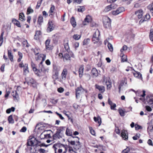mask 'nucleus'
Instances as JSON below:
<instances>
[{"instance_id":"09e8293b","label":"nucleus","mask_w":153,"mask_h":153,"mask_svg":"<svg viewBox=\"0 0 153 153\" xmlns=\"http://www.w3.org/2000/svg\"><path fill=\"white\" fill-rule=\"evenodd\" d=\"M33 12V10L30 7H29L27 10V14H29L31 13H32Z\"/></svg>"},{"instance_id":"bf43d9fd","label":"nucleus","mask_w":153,"mask_h":153,"mask_svg":"<svg viewBox=\"0 0 153 153\" xmlns=\"http://www.w3.org/2000/svg\"><path fill=\"white\" fill-rule=\"evenodd\" d=\"M130 151V149L129 148H127L126 149L123 150L122 153H128Z\"/></svg>"},{"instance_id":"8fccbe9b","label":"nucleus","mask_w":153,"mask_h":153,"mask_svg":"<svg viewBox=\"0 0 153 153\" xmlns=\"http://www.w3.org/2000/svg\"><path fill=\"white\" fill-rule=\"evenodd\" d=\"M25 16L24 13H21L19 14V19L22 21L24 20Z\"/></svg>"},{"instance_id":"4be33fe9","label":"nucleus","mask_w":153,"mask_h":153,"mask_svg":"<svg viewBox=\"0 0 153 153\" xmlns=\"http://www.w3.org/2000/svg\"><path fill=\"white\" fill-rule=\"evenodd\" d=\"M84 71V67L83 66H81L79 68V77H82Z\"/></svg>"},{"instance_id":"69168bd1","label":"nucleus","mask_w":153,"mask_h":153,"mask_svg":"<svg viewBox=\"0 0 153 153\" xmlns=\"http://www.w3.org/2000/svg\"><path fill=\"white\" fill-rule=\"evenodd\" d=\"M111 7V10L114 9L116 8L117 7V5L114 4H111L110 5Z\"/></svg>"},{"instance_id":"a878e982","label":"nucleus","mask_w":153,"mask_h":153,"mask_svg":"<svg viewBox=\"0 0 153 153\" xmlns=\"http://www.w3.org/2000/svg\"><path fill=\"white\" fill-rule=\"evenodd\" d=\"M71 24L74 27H75L76 26V23L74 18L72 17L70 19Z\"/></svg>"},{"instance_id":"4468645a","label":"nucleus","mask_w":153,"mask_h":153,"mask_svg":"<svg viewBox=\"0 0 153 153\" xmlns=\"http://www.w3.org/2000/svg\"><path fill=\"white\" fill-rule=\"evenodd\" d=\"M62 134L56 132L55 134L53 135V138L55 140H58L62 138Z\"/></svg>"},{"instance_id":"9b49d317","label":"nucleus","mask_w":153,"mask_h":153,"mask_svg":"<svg viewBox=\"0 0 153 153\" xmlns=\"http://www.w3.org/2000/svg\"><path fill=\"white\" fill-rule=\"evenodd\" d=\"M54 28L53 25L51 21H49L48 23V26L47 29V31L50 32L53 30Z\"/></svg>"},{"instance_id":"5fc2aeb1","label":"nucleus","mask_w":153,"mask_h":153,"mask_svg":"<svg viewBox=\"0 0 153 153\" xmlns=\"http://www.w3.org/2000/svg\"><path fill=\"white\" fill-rule=\"evenodd\" d=\"M81 37L80 36L77 35V34H74L73 36V38L75 40H79Z\"/></svg>"},{"instance_id":"6e6d98bb","label":"nucleus","mask_w":153,"mask_h":153,"mask_svg":"<svg viewBox=\"0 0 153 153\" xmlns=\"http://www.w3.org/2000/svg\"><path fill=\"white\" fill-rule=\"evenodd\" d=\"M18 55L19 56V58L18 59V62H19L21 61L22 57V54L20 52H18Z\"/></svg>"},{"instance_id":"f03ea898","label":"nucleus","mask_w":153,"mask_h":153,"mask_svg":"<svg viewBox=\"0 0 153 153\" xmlns=\"http://www.w3.org/2000/svg\"><path fill=\"white\" fill-rule=\"evenodd\" d=\"M103 22L104 27L107 28H110L111 26V21L110 19L107 16H105L103 18Z\"/></svg>"},{"instance_id":"864d4df0","label":"nucleus","mask_w":153,"mask_h":153,"mask_svg":"<svg viewBox=\"0 0 153 153\" xmlns=\"http://www.w3.org/2000/svg\"><path fill=\"white\" fill-rule=\"evenodd\" d=\"M22 44L23 46H26L27 47H28L29 46V45L26 40H25L23 41Z\"/></svg>"},{"instance_id":"39448f33","label":"nucleus","mask_w":153,"mask_h":153,"mask_svg":"<svg viewBox=\"0 0 153 153\" xmlns=\"http://www.w3.org/2000/svg\"><path fill=\"white\" fill-rule=\"evenodd\" d=\"M41 57H42V60L41 62L40 63L39 66L41 67V71L42 72H43L44 74H45L46 72H48V69H45L44 67L42 65V62L44 61L46 58V56L45 55L42 54L40 55Z\"/></svg>"},{"instance_id":"7ed1b4c3","label":"nucleus","mask_w":153,"mask_h":153,"mask_svg":"<svg viewBox=\"0 0 153 153\" xmlns=\"http://www.w3.org/2000/svg\"><path fill=\"white\" fill-rule=\"evenodd\" d=\"M72 138L75 139L74 140L70 141L69 140H68V142L71 145L76 146V148H75V147L74 146V148H75V149H79L80 145V143L79 141V138L77 137H72Z\"/></svg>"},{"instance_id":"774afa93","label":"nucleus","mask_w":153,"mask_h":153,"mask_svg":"<svg viewBox=\"0 0 153 153\" xmlns=\"http://www.w3.org/2000/svg\"><path fill=\"white\" fill-rule=\"evenodd\" d=\"M67 52L68 53V54L70 56V57H74V55L73 53V52L72 51H70V50H69V51H67Z\"/></svg>"},{"instance_id":"ddd939ff","label":"nucleus","mask_w":153,"mask_h":153,"mask_svg":"<svg viewBox=\"0 0 153 153\" xmlns=\"http://www.w3.org/2000/svg\"><path fill=\"white\" fill-rule=\"evenodd\" d=\"M68 74V71L66 68L64 69L61 74V76L62 80H65Z\"/></svg>"},{"instance_id":"423d86ee","label":"nucleus","mask_w":153,"mask_h":153,"mask_svg":"<svg viewBox=\"0 0 153 153\" xmlns=\"http://www.w3.org/2000/svg\"><path fill=\"white\" fill-rule=\"evenodd\" d=\"M125 83V84H127L126 79L125 78L121 80L119 85L118 88L119 93H120L121 89H123Z\"/></svg>"},{"instance_id":"f704fd0d","label":"nucleus","mask_w":153,"mask_h":153,"mask_svg":"<svg viewBox=\"0 0 153 153\" xmlns=\"http://www.w3.org/2000/svg\"><path fill=\"white\" fill-rule=\"evenodd\" d=\"M66 134L67 136H72V132L71 130H70L68 128H67L66 131Z\"/></svg>"},{"instance_id":"f257e3e1","label":"nucleus","mask_w":153,"mask_h":153,"mask_svg":"<svg viewBox=\"0 0 153 153\" xmlns=\"http://www.w3.org/2000/svg\"><path fill=\"white\" fill-rule=\"evenodd\" d=\"M53 148L55 153H66L67 152L66 146L62 144H56L53 146Z\"/></svg>"},{"instance_id":"aec40b11","label":"nucleus","mask_w":153,"mask_h":153,"mask_svg":"<svg viewBox=\"0 0 153 153\" xmlns=\"http://www.w3.org/2000/svg\"><path fill=\"white\" fill-rule=\"evenodd\" d=\"M29 72L28 70V65L27 64H25L24 68V74L25 75H26Z\"/></svg>"},{"instance_id":"dca6fc26","label":"nucleus","mask_w":153,"mask_h":153,"mask_svg":"<svg viewBox=\"0 0 153 153\" xmlns=\"http://www.w3.org/2000/svg\"><path fill=\"white\" fill-rule=\"evenodd\" d=\"M96 88L98 89L101 92L103 93L105 91V88L103 86H100L97 84H96L95 85Z\"/></svg>"},{"instance_id":"4c0bfd02","label":"nucleus","mask_w":153,"mask_h":153,"mask_svg":"<svg viewBox=\"0 0 153 153\" xmlns=\"http://www.w3.org/2000/svg\"><path fill=\"white\" fill-rule=\"evenodd\" d=\"M65 127H60L59 128L57 129L56 132H57L59 133L62 134L61 132L65 130Z\"/></svg>"},{"instance_id":"c03bdc74","label":"nucleus","mask_w":153,"mask_h":153,"mask_svg":"<svg viewBox=\"0 0 153 153\" xmlns=\"http://www.w3.org/2000/svg\"><path fill=\"white\" fill-rule=\"evenodd\" d=\"M15 110V108L14 107H12L11 108H9L7 109L6 110V112L7 113H10L11 111H14Z\"/></svg>"},{"instance_id":"cd10ccee","label":"nucleus","mask_w":153,"mask_h":153,"mask_svg":"<svg viewBox=\"0 0 153 153\" xmlns=\"http://www.w3.org/2000/svg\"><path fill=\"white\" fill-rule=\"evenodd\" d=\"M134 74L135 77L142 79V75L140 72H136Z\"/></svg>"},{"instance_id":"72a5a7b5","label":"nucleus","mask_w":153,"mask_h":153,"mask_svg":"<svg viewBox=\"0 0 153 153\" xmlns=\"http://www.w3.org/2000/svg\"><path fill=\"white\" fill-rule=\"evenodd\" d=\"M43 22V18L42 16L40 15L38 17V24L41 25Z\"/></svg>"},{"instance_id":"20e7f679","label":"nucleus","mask_w":153,"mask_h":153,"mask_svg":"<svg viewBox=\"0 0 153 153\" xmlns=\"http://www.w3.org/2000/svg\"><path fill=\"white\" fill-rule=\"evenodd\" d=\"M31 66L33 70L35 72V74L37 76H41L43 75V72H42L41 71V68L40 69L38 70L36 67L35 64L32 62H31Z\"/></svg>"},{"instance_id":"0e129e2a","label":"nucleus","mask_w":153,"mask_h":153,"mask_svg":"<svg viewBox=\"0 0 153 153\" xmlns=\"http://www.w3.org/2000/svg\"><path fill=\"white\" fill-rule=\"evenodd\" d=\"M64 89L62 87H60L57 89V91L58 92L60 93H62L64 91Z\"/></svg>"},{"instance_id":"393cba45","label":"nucleus","mask_w":153,"mask_h":153,"mask_svg":"<svg viewBox=\"0 0 153 153\" xmlns=\"http://www.w3.org/2000/svg\"><path fill=\"white\" fill-rule=\"evenodd\" d=\"M70 56L68 54L66 53L64 55L63 59L64 61L70 60Z\"/></svg>"},{"instance_id":"3c124183","label":"nucleus","mask_w":153,"mask_h":153,"mask_svg":"<svg viewBox=\"0 0 153 153\" xmlns=\"http://www.w3.org/2000/svg\"><path fill=\"white\" fill-rule=\"evenodd\" d=\"M8 120L10 123H14V120L13 119L12 116V115H10L8 117Z\"/></svg>"},{"instance_id":"4d7b16f0","label":"nucleus","mask_w":153,"mask_h":153,"mask_svg":"<svg viewBox=\"0 0 153 153\" xmlns=\"http://www.w3.org/2000/svg\"><path fill=\"white\" fill-rule=\"evenodd\" d=\"M140 134H137L135 136L133 137L134 140H136L140 137Z\"/></svg>"},{"instance_id":"0eeeda50","label":"nucleus","mask_w":153,"mask_h":153,"mask_svg":"<svg viewBox=\"0 0 153 153\" xmlns=\"http://www.w3.org/2000/svg\"><path fill=\"white\" fill-rule=\"evenodd\" d=\"M36 141V138H33L29 140L27 143V146H35V143Z\"/></svg>"},{"instance_id":"79ce46f5","label":"nucleus","mask_w":153,"mask_h":153,"mask_svg":"<svg viewBox=\"0 0 153 153\" xmlns=\"http://www.w3.org/2000/svg\"><path fill=\"white\" fill-rule=\"evenodd\" d=\"M108 47L109 51L112 52L113 50V48L112 45L110 43L108 42Z\"/></svg>"},{"instance_id":"13d9d810","label":"nucleus","mask_w":153,"mask_h":153,"mask_svg":"<svg viewBox=\"0 0 153 153\" xmlns=\"http://www.w3.org/2000/svg\"><path fill=\"white\" fill-rule=\"evenodd\" d=\"M42 1V0H41L40 1L38 2L37 5L36 7V9H38L40 5L41 4Z\"/></svg>"},{"instance_id":"bb28decb","label":"nucleus","mask_w":153,"mask_h":153,"mask_svg":"<svg viewBox=\"0 0 153 153\" xmlns=\"http://www.w3.org/2000/svg\"><path fill=\"white\" fill-rule=\"evenodd\" d=\"M106 85H107V88H110L111 86V83L109 79L108 80L105 81Z\"/></svg>"},{"instance_id":"a19ab883","label":"nucleus","mask_w":153,"mask_h":153,"mask_svg":"<svg viewBox=\"0 0 153 153\" xmlns=\"http://www.w3.org/2000/svg\"><path fill=\"white\" fill-rule=\"evenodd\" d=\"M100 35V33L99 31L98 30H96L94 33L93 34V37H99V36Z\"/></svg>"},{"instance_id":"b1692460","label":"nucleus","mask_w":153,"mask_h":153,"mask_svg":"<svg viewBox=\"0 0 153 153\" xmlns=\"http://www.w3.org/2000/svg\"><path fill=\"white\" fill-rule=\"evenodd\" d=\"M12 22L15 25H16L18 27H21L19 22L15 19H13L12 20Z\"/></svg>"},{"instance_id":"2eb2a0df","label":"nucleus","mask_w":153,"mask_h":153,"mask_svg":"<svg viewBox=\"0 0 153 153\" xmlns=\"http://www.w3.org/2000/svg\"><path fill=\"white\" fill-rule=\"evenodd\" d=\"M99 37H93L92 41L94 44L98 43V46H99L101 44V42L99 41Z\"/></svg>"},{"instance_id":"e2e57ef3","label":"nucleus","mask_w":153,"mask_h":153,"mask_svg":"<svg viewBox=\"0 0 153 153\" xmlns=\"http://www.w3.org/2000/svg\"><path fill=\"white\" fill-rule=\"evenodd\" d=\"M35 82V81L33 79H30L29 81L27 83L29 84H34Z\"/></svg>"},{"instance_id":"680f3d73","label":"nucleus","mask_w":153,"mask_h":153,"mask_svg":"<svg viewBox=\"0 0 153 153\" xmlns=\"http://www.w3.org/2000/svg\"><path fill=\"white\" fill-rule=\"evenodd\" d=\"M127 49V47L126 45H124L122 49H121L120 51L122 53L123 51L126 50Z\"/></svg>"},{"instance_id":"37998d69","label":"nucleus","mask_w":153,"mask_h":153,"mask_svg":"<svg viewBox=\"0 0 153 153\" xmlns=\"http://www.w3.org/2000/svg\"><path fill=\"white\" fill-rule=\"evenodd\" d=\"M85 7L84 6H79L77 9V11L79 12H83L85 10Z\"/></svg>"},{"instance_id":"f3484780","label":"nucleus","mask_w":153,"mask_h":153,"mask_svg":"<svg viewBox=\"0 0 153 153\" xmlns=\"http://www.w3.org/2000/svg\"><path fill=\"white\" fill-rule=\"evenodd\" d=\"M147 100L149 105L153 106V97L148 96L147 97Z\"/></svg>"},{"instance_id":"a18cd8bd","label":"nucleus","mask_w":153,"mask_h":153,"mask_svg":"<svg viewBox=\"0 0 153 153\" xmlns=\"http://www.w3.org/2000/svg\"><path fill=\"white\" fill-rule=\"evenodd\" d=\"M90 39L89 38L85 39L83 42V45H87L90 42Z\"/></svg>"},{"instance_id":"603ef678","label":"nucleus","mask_w":153,"mask_h":153,"mask_svg":"<svg viewBox=\"0 0 153 153\" xmlns=\"http://www.w3.org/2000/svg\"><path fill=\"white\" fill-rule=\"evenodd\" d=\"M64 48L67 51H69V47L68 45V43L67 42L65 43L64 45Z\"/></svg>"},{"instance_id":"412c9836","label":"nucleus","mask_w":153,"mask_h":153,"mask_svg":"<svg viewBox=\"0 0 153 153\" xmlns=\"http://www.w3.org/2000/svg\"><path fill=\"white\" fill-rule=\"evenodd\" d=\"M7 53L8 57L10 59V60L11 61L13 62V56L12 55L11 50H8Z\"/></svg>"},{"instance_id":"338daca9","label":"nucleus","mask_w":153,"mask_h":153,"mask_svg":"<svg viewBox=\"0 0 153 153\" xmlns=\"http://www.w3.org/2000/svg\"><path fill=\"white\" fill-rule=\"evenodd\" d=\"M79 46V43L78 42H76L74 43L73 45L74 47L75 48V49L77 48Z\"/></svg>"},{"instance_id":"a211bd4d","label":"nucleus","mask_w":153,"mask_h":153,"mask_svg":"<svg viewBox=\"0 0 153 153\" xmlns=\"http://www.w3.org/2000/svg\"><path fill=\"white\" fill-rule=\"evenodd\" d=\"M135 14L137 16L138 18L140 19L143 16V11L142 10H139L136 11Z\"/></svg>"},{"instance_id":"1a4fd4ad","label":"nucleus","mask_w":153,"mask_h":153,"mask_svg":"<svg viewBox=\"0 0 153 153\" xmlns=\"http://www.w3.org/2000/svg\"><path fill=\"white\" fill-rule=\"evenodd\" d=\"M84 89L82 87H78L76 89V97L77 98H78L80 95L83 92Z\"/></svg>"},{"instance_id":"7c9ffc66","label":"nucleus","mask_w":153,"mask_h":153,"mask_svg":"<svg viewBox=\"0 0 153 153\" xmlns=\"http://www.w3.org/2000/svg\"><path fill=\"white\" fill-rule=\"evenodd\" d=\"M94 119L95 122H97L99 124V126L100 125L101 123V119L100 117L97 118L96 117H94Z\"/></svg>"},{"instance_id":"5701e85b","label":"nucleus","mask_w":153,"mask_h":153,"mask_svg":"<svg viewBox=\"0 0 153 153\" xmlns=\"http://www.w3.org/2000/svg\"><path fill=\"white\" fill-rule=\"evenodd\" d=\"M41 32L40 31H36L34 35V38L36 40H38L39 38V36L41 35Z\"/></svg>"},{"instance_id":"c85d7f7f","label":"nucleus","mask_w":153,"mask_h":153,"mask_svg":"<svg viewBox=\"0 0 153 153\" xmlns=\"http://www.w3.org/2000/svg\"><path fill=\"white\" fill-rule=\"evenodd\" d=\"M55 10V7L54 6H52L50 8V10L49 11V13L50 14L49 16H51L53 15V13Z\"/></svg>"},{"instance_id":"58836bf2","label":"nucleus","mask_w":153,"mask_h":153,"mask_svg":"<svg viewBox=\"0 0 153 153\" xmlns=\"http://www.w3.org/2000/svg\"><path fill=\"white\" fill-rule=\"evenodd\" d=\"M118 111L120 115L121 116H124L125 115L126 111L121 108H119Z\"/></svg>"},{"instance_id":"de8ad7c7","label":"nucleus","mask_w":153,"mask_h":153,"mask_svg":"<svg viewBox=\"0 0 153 153\" xmlns=\"http://www.w3.org/2000/svg\"><path fill=\"white\" fill-rule=\"evenodd\" d=\"M111 10V7L110 5L106 6L104 9V11L105 12H108Z\"/></svg>"},{"instance_id":"6e6552de","label":"nucleus","mask_w":153,"mask_h":153,"mask_svg":"<svg viewBox=\"0 0 153 153\" xmlns=\"http://www.w3.org/2000/svg\"><path fill=\"white\" fill-rule=\"evenodd\" d=\"M124 11V9L123 7L118 8L116 10L112 11H111L112 14L113 15H116L123 12Z\"/></svg>"},{"instance_id":"c756f323","label":"nucleus","mask_w":153,"mask_h":153,"mask_svg":"<svg viewBox=\"0 0 153 153\" xmlns=\"http://www.w3.org/2000/svg\"><path fill=\"white\" fill-rule=\"evenodd\" d=\"M148 9L150 10L153 16V3L150 4L148 6Z\"/></svg>"},{"instance_id":"2f4dec72","label":"nucleus","mask_w":153,"mask_h":153,"mask_svg":"<svg viewBox=\"0 0 153 153\" xmlns=\"http://www.w3.org/2000/svg\"><path fill=\"white\" fill-rule=\"evenodd\" d=\"M59 73L57 72H53L52 75V78L53 79L54 81L58 79Z\"/></svg>"},{"instance_id":"ea45409f","label":"nucleus","mask_w":153,"mask_h":153,"mask_svg":"<svg viewBox=\"0 0 153 153\" xmlns=\"http://www.w3.org/2000/svg\"><path fill=\"white\" fill-rule=\"evenodd\" d=\"M53 72H57L59 73V71L60 68L59 67L56 66L54 65L53 67Z\"/></svg>"},{"instance_id":"49530a36","label":"nucleus","mask_w":153,"mask_h":153,"mask_svg":"<svg viewBox=\"0 0 153 153\" xmlns=\"http://www.w3.org/2000/svg\"><path fill=\"white\" fill-rule=\"evenodd\" d=\"M149 38L150 40L152 41H153V30L151 29L150 30Z\"/></svg>"},{"instance_id":"9d476101","label":"nucleus","mask_w":153,"mask_h":153,"mask_svg":"<svg viewBox=\"0 0 153 153\" xmlns=\"http://www.w3.org/2000/svg\"><path fill=\"white\" fill-rule=\"evenodd\" d=\"M92 20L91 17L89 16H87L85 18L84 21L83 22V24L84 25H86L90 22H91Z\"/></svg>"},{"instance_id":"e433bc0d","label":"nucleus","mask_w":153,"mask_h":153,"mask_svg":"<svg viewBox=\"0 0 153 153\" xmlns=\"http://www.w3.org/2000/svg\"><path fill=\"white\" fill-rule=\"evenodd\" d=\"M50 41L49 40H47L45 41V45L47 49H50L51 48V46L49 45Z\"/></svg>"},{"instance_id":"6ab92c4d","label":"nucleus","mask_w":153,"mask_h":153,"mask_svg":"<svg viewBox=\"0 0 153 153\" xmlns=\"http://www.w3.org/2000/svg\"><path fill=\"white\" fill-rule=\"evenodd\" d=\"M91 73L93 77H96L98 75L97 70L95 68H93L91 70Z\"/></svg>"},{"instance_id":"f8f14e48","label":"nucleus","mask_w":153,"mask_h":153,"mask_svg":"<svg viewBox=\"0 0 153 153\" xmlns=\"http://www.w3.org/2000/svg\"><path fill=\"white\" fill-rule=\"evenodd\" d=\"M121 134L122 137L124 140H128V133L125 130H123Z\"/></svg>"},{"instance_id":"473e14b6","label":"nucleus","mask_w":153,"mask_h":153,"mask_svg":"<svg viewBox=\"0 0 153 153\" xmlns=\"http://www.w3.org/2000/svg\"><path fill=\"white\" fill-rule=\"evenodd\" d=\"M12 95L14 98H15L17 100H18V99L19 98V95L16 91H13L12 93Z\"/></svg>"},{"instance_id":"c9c22d12","label":"nucleus","mask_w":153,"mask_h":153,"mask_svg":"<svg viewBox=\"0 0 153 153\" xmlns=\"http://www.w3.org/2000/svg\"><path fill=\"white\" fill-rule=\"evenodd\" d=\"M4 32H2L0 36V46H1L3 42V36Z\"/></svg>"},{"instance_id":"052dcab7","label":"nucleus","mask_w":153,"mask_h":153,"mask_svg":"<svg viewBox=\"0 0 153 153\" xmlns=\"http://www.w3.org/2000/svg\"><path fill=\"white\" fill-rule=\"evenodd\" d=\"M122 62H124L127 60V58L126 56L123 55L121 58Z\"/></svg>"}]
</instances>
